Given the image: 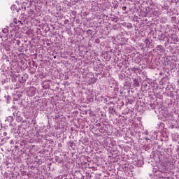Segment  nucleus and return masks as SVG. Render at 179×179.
<instances>
[{"instance_id":"nucleus-23","label":"nucleus","mask_w":179,"mask_h":179,"mask_svg":"<svg viewBox=\"0 0 179 179\" xmlns=\"http://www.w3.org/2000/svg\"><path fill=\"white\" fill-rule=\"evenodd\" d=\"M10 138V136H7V137L5 138L4 139H1V143H5L6 142V141L5 139L8 140V139H9Z\"/></svg>"},{"instance_id":"nucleus-15","label":"nucleus","mask_w":179,"mask_h":179,"mask_svg":"<svg viewBox=\"0 0 179 179\" xmlns=\"http://www.w3.org/2000/svg\"><path fill=\"white\" fill-rule=\"evenodd\" d=\"M164 127V124H163V122H159L158 124H157V128H159V129L161 128H163Z\"/></svg>"},{"instance_id":"nucleus-12","label":"nucleus","mask_w":179,"mask_h":179,"mask_svg":"<svg viewBox=\"0 0 179 179\" xmlns=\"http://www.w3.org/2000/svg\"><path fill=\"white\" fill-rule=\"evenodd\" d=\"M55 162H56V163H58L59 164H61V163H62V160L60 159L59 157L56 156L55 157Z\"/></svg>"},{"instance_id":"nucleus-7","label":"nucleus","mask_w":179,"mask_h":179,"mask_svg":"<svg viewBox=\"0 0 179 179\" xmlns=\"http://www.w3.org/2000/svg\"><path fill=\"white\" fill-rule=\"evenodd\" d=\"M120 41H121V44H127V43L128 42V38L122 36L120 38Z\"/></svg>"},{"instance_id":"nucleus-39","label":"nucleus","mask_w":179,"mask_h":179,"mask_svg":"<svg viewBox=\"0 0 179 179\" xmlns=\"http://www.w3.org/2000/svg\"><path fill=\"white\" fill-rule=\"evenodd\" d=\"M54 58H57V57L55 56Z\"/></svg>"},{"instance_id":"nucleus-16","label":"nucleus","mask_w":179,"mask_h":179,"mask_svg":"<svg viewBox=\"0 0 179 179\" xmlns=\"http://www.w3.org/2000/svg\"><path fill=\"white\" fill-rule=\"evenodd\" d=\"M5 37H8V34H3L2 32H0V38H5Z\"/></svg>"},{"instance_id":"nucleus-19","label":"nucleus","mask_w":179,"mask_h":179,"mask_svg":"<svg viewBox=\"0 0 179 179\" xmlns=\"http://www.w3.org/2000/svg\"><path fill=\"white\" fill-rule=\"evenodd\" d=\"M124 86H127V87H129V86H131V83L126 81L124 83Z\"/></svg>"},{"instance_id":"nucleus-36","label":"nucleus","mask_w":179,"mask_h":179,"mask_svg":"<svg viewBox=\"0 0 179 179\" xmlns=\"http://www.w3.org/2000/svg\"><path fill=\"white\" fill-rule=\"evenodd\" d=\"M98 127H100V125H101L100 123L97 124Z\"/></svg>"},{"instance_id":"nucleus-29","label":"nucleus","mask_w":179,"mask_h":179,"mask_svg":"<svg viewBox=\"0 0 179 179\" xmlns=\"http://www.w3.org/2000/svg\"><path fill=\"white\" fill-rule=\"evenodd\" d=\"M3 136H8V133L6 131L3 133Z\"/></svg>"},{"instance_id":"nucleus-14","label":"nucleus","mask_w":179,"mask_h":179,"mask_svg":"<svg viewBox=\"0 0 179 179\" xmlns=\"http://www.w3.org/2000/svg\"><path fill=\"white\" fill-rule=\"evenodd\" d=\"M123 26H125L127 29H132V24L131 23H124Z\"/></svg>"},{"instance_id":"nucleus-26","label":"nucleus","mask_w":179,"mask_h":179,"mask_svg":"<svg viewBox=\"0 0 179 179\" xmlns=\"http://www.w3.org/2000/svg\"><path fill=\"white\" fill-rule=\"evenodd\" d=\"M131 71L132 72H136V71H138V69H137V68H131Z\"/></svg>"},{"instance_id":"nucleus-25","label":"nucleus","mask_w":179,"mask_h":179,"mask_svg":"<svg viewBox=\"0 0 179 179\" xmlns=\"http://www.w3.org/2000/svg\"><path fill=\"white\" fill-rule=\"evenodd\" d=\"M17 22H18L17 18H14L13 19V23H15V24H17Z\"/></svg>"},{"instance_id":"nucleus-3","label":"nucleus","mask_w":179,"mask_h":179,"mask_svg":"<svg viewBox=\"0 0 179 179\" xmlns=\"http://www.w3.org/2000/svg\"><path fill=\"white\" fill-rule=\"evenodd\" d=\"M144 43L145 44V47L147 48H153V44H152V41L149 39V38H147L145 41Z\"/></svg>"},{"instance_id":"nucleus-1","label":"nucleus","mask_w":179,"mask_h":179,"mask_svg":"<svg viewBox=\"0 0 179 179\" xmlns=\"http://www.w3.org/2000/svg\"><path fill=\"white\" fill-rule=\"evenodd\" d=\"M165 165H161L158 166V169H153L152 172L154 173L155 177H159V178H163V173H166V166H171L173 162L171 158H168L164 161Z\"/></svg>"},{"instance_id":"nucleus-17","label":"nucleus","mask_w":179,"mask_h":179,"mask_svg":"<svg viewBox=\"0 0 179 179\" xmlns=\"http://www.w3.org/2000/svg\"><path fill=\"white\" fill-rule=\"evenodd\" d=\"M85 177H87V178H92V174L90 173V172H87L85 173Z\"/></svg>"},{"instance_id":"nucleus-8","label":"nucleus","mask_w":179,"mask_h":179,"mask_svg":"<svg viewBox=\"0 0 179 179\" xmlns=\"http://www.w3.org/2000/svg\"><path fill=\"white\" fill-rule=\"evenodd\" d=\"M172 140L174 141V142H177V141H179L178 134H172Z\"/></svg>"},{"instance_id":"nucleus-5","label":"nucleus","mask_w":179,"mask_h":179,"mask_svg":"<svg viewBox=\"0 0 179 179\" xmlns=\"http://www.w3.org/2000/svg\"><path fill=\"white\" fill-rule=\"evenodd\" d=\"M13 116H8L6 118V122H8L10 125H12V122H13Z\"/></svg>"},{"instance_id":"nucleus-35","label":"nucleus","mask_w":179,"mask_h":179,"mask_svg":"<svg viewBox=\"0 0 179 179\" xmlns=\"http://www.w3.org/2000/svg\"><path fill=\"white\" fill-rule=\"evenodd\" d=\"M177 152H179V146H178Z\"/></svg>"},{"instance_id":"nucleus-6","label":"nucleus","mask_w":179,"mask_h":179,"mask_svg":"<svg viewBox=\"0 0 179 179\" xmlns=\"http://www.w3.org/2000/svg\"><path fill=\"white\" fill-rule=\"evenodd\" d=\"M27 3H24L23 2L20 8H19V10H23L24 12V10H26V6H27Z\"/></svg>"},{"instance_id":"nucleus-9","label":"nucleus","mask_w":179,"mask_h":179,"mask_svg":"<svg viewBox=\"0 0 179 179\" xmlns=\"http://www.w3.org/2000/svg\"><path fill=\"white\" fill-rule=\"evenodd\" d=\"M156 50L157 51H160V52H163L164 51V47H163L162 45H158L156 47Z\"/></svg>"},{"instance_id":"nucleus-20","label":"nucleus","mask_w":179,"mask_h":179,"mask_svg":"<svg viewBox=\"0 0 179 179\" xmlns=\"http://www.w3.org/2000/svg\"><path fill=\"white\" fill-rule=\"evenodd\" d=\"M120 80H124L125 79V75H119Z\"/></svg>"},{"instance_id":"nucleus-37","label":"nucleus","mask_w":179,"mask_h":179,"mask_svg":"<svg viewBox=\"0 0 179 179\" xmlns=\"http://www.w3.org/2000/svg\"><path fill=\"white\" fill-rule=\"evenodd\" d=\"M12 8H15V5H14V6H12L11 9H12Z\"/></svg>"},{"instance_id":"nucleus-34","label":"nucleus","mask_w":179,"mask_h":179,"mask_svg":"<svg viewBox=\"0 0 179 179\" xmlns=\"http://www.w3.org/2000/svg\"><path fill=\"white\" fill-rule=\"evenodd\" d=\"M70 146H73V143H71Z\"/></svg>"},{"instance_id":"nucleus-10","label":"nucleus","mask_w":179,"mask_h":179,"mask_svg":"<svg viewBox=\"0 0 179 179\" xmlns=\"http://www.w3.org/2000/svg\"><path fill=\"white\" fill-rule=\"evenodd\" d=\"M29 92H31L30 96H34L36 94V88L34 87H31L29 89Z\"/></svg>"},{"instance_id":"nucleus-4","label":"nucleus","mask_w":179,"mask_h":179,"mask_svg":"<svg viewBox=\"0 0 179 179\" xmlns=\"http://www.w3.org/2000/svg\"><path fill=\"white\" fill-rule=\"evenodd\" d=\"M166 38H167L166 34H161L158 36V39L159 40V41H165Z\"/></svg>"},{"instance_id":"nucleus-24","label":"nucleus","mask_w":179,"mask_h":179,"mask_svg":"<svg viewBox=\"0 0 179 179\" xmlns=\"http://www.w3.org/2000/svg\"><path fill=\"white\" fill-rule=\"evenodd\" d=\"M109 110H110V111H112V113H115V109L111 106L109 107Z\"/></svg>"},{"instance_id":"nucleus-21","label":"nucleus","mask_w":179,"mask_h":179,"mask_svg":"<svg viewBox=\"0 0 179 179\" xmlns=\"http://www.w3.org/2000/svg\"><path fill=\"white\" fill-rule=\"evenodd\" d=\"M12 134H16V132H17V130L16 129V128H13L10 130Z\"/></svg>"},{"instance_id":"nucleus-18","label":"nucleus","mask_w":179,"mask_h":179,"mask_svg":"<svg viewBox=\"0 0 179 179\" xmlns=\"http://www.w3.org/2000/svg\"><path fill=\"white\" fill-rule=\"evenodd\" d=\"M8 29L6 28H4L2 31H1V33L3 34H7L8 35Z\"/></svg>"},{"instance_id":"nucleus-13","label":"nucleus","mask_w":179,"mask_h":179,"mask_svg":"<svg viewBox=\"0 0 179 179\" xmlns=\"http://www.w3.org/2000/svg\"><path fill=\"white\" fill-rule=\"evenodd\" d=\"M134 86H136V87H139V80H138V79L135 78L134 80Z\"/></svg>"},{"instance_id":"nucleus-2","label":"nucleus","mask_w":179,"mask_h":179,"mask_svg":"<svg viewBox=\"0 0 179 179\" xmlns=\"http://www.w3.org/2000/svg\"><path fill=\"white\" fill-rule=\"evenodd\" d=\"M17 134H19V135H21L22 136H26V135H27V130H26V128L24 127L18 126Z\"/></svg>"},{"instance_id":"nucleus-22","label":"nucleus","mask_w":179,"mask_h":179,"mask_svg":"<svg viewBox=\"0 0 179 179\" xmlns=\"http://www.w3.org/2000/svg\"><path fill=\"white\" fill-rule=\"evenodd\" d=\"M15 46L19 47V45H20V41L15 40Z\"/></svg>"},{"instance_id":"nucleus-27","label":"nucleus","mask_w":179,"mask_h":179,"mask_svg":"<svg viewBox=\"0 0 179 179\" xmlns=\"http://www.w3.org/2000/svg\"><path fill=\"white\" fill-rule=\"evenodd\" d=\"M99 132H101V133L104 132V127H100L99 128Z\"/></svg>"},{"instance_id":"nucleus-32","label":"nucleus","mask_w":179,"mask_h":179,"mask_svg":"<svg viewBox=\"0 0 179 179\" xmlns=\"http://www.w3.org/2000/svg\"><path fill=\"white\" fill-rule=\"evenodd\" d=\"M122 9H123V10H125V9H127V7L123 6V7H122Z\"/></svg>"},{"instance_id":"nucleus-11","label":"nucleus","mask_w":179,"mask_h":179,"mask_svg":"<svg viewBox=\"0 0 179 179\" xmlns=\"http://www.w3.org/2000/svg\"><path fill=\"white\" fill-rule=\"evenodd\" d=\"M16 121H17V122H21V121L23 120V117H22L20 115H19V113H16Z\"/></svg>"},{"instance_id":"nucleus-33","label":"nucleus","mask_w":179,"mask_h":179,"mask_svg":"<svg viewBox=\"0 0 179 179\" xmlns=\"http://www.w3.org/2000/svg\"><path fill=\"white\" fill-rule=\"evenodd\" d=\"M151 107H152V108H155V105L151 104Z\"/></svg>"},{"instance_id":"nucleus-31","label":"nucleus","mask_w":179,"mask_h":179,"mask_svg":"<svg viewBox=\"0 0 179 179\" xmlns=\"http://www.w3.org/2000/svg\"><path fill=\"white\" fill-rule=\"evenodd\" d=\"M32 122H33L34 125H36V121L35 120H32Z\"/></svg>"},{"instance_id":"nucleus-28","label":"nucleus","mask_w":179,"mask_h":179,"mask_svg":"<svg viewBox=\"0 0 179 179\" xmlns=\"http://www.w3.org/2000/svg\"><path fill=\"white\" fill-rule=\"evenodd\" d=\"M138 163H141V164H138V167H141V166H142V161L138 160Z\"/></svg>"},{"instance_id":"nucleus-30","label":"nucleus","mask_w":179,"mask_h":179,"mask_svg":"<svg viewBox=\"0 0 179 179\" xmlns=\"http://www.w3.org/2000/svg\"><path fill=\"white\" fill-rule=\"evenodd\" d=\"M19 23H20V24H22V21H20V20H18V21H17V24H19Z\"/></svg>"},{"instance_id":"nucleus-38","label":"nucleus","mask_w":179,"mask_h":179,"mask_svg":"<svg viewBox=\"0 0 179 179\" xmlns=\"http://www.w3.org/2000/svg\"><path fill=\"white\" fill-rule=\"evenodd\" d=\"M145 139H146V141H149V138H146Z\"/></svg>"},{"instance_id":"nucleus-40","label":"nucleus","mask_w":179,"mask_h":179,"mask_svg":"<svg viewBox=\"0 0 179 179\" xmlns=\"http://www.w3.org/2000/svg\"><path fill=\"white\" fill-rule=\"evenodd\" d=\"M0 92H1V90H0Z\"/></svg>"}]
</instances>
